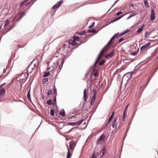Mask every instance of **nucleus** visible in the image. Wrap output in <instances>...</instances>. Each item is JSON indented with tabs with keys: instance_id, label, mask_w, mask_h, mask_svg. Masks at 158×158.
Here are the masks:
<instances>
[{
	"instance_id": "obj_64",
	"label": "nucleus",
	"mask_w": 158,
	"mask_h": 158,
	"mask_svg": "<svg viewBox=\"0 0 158 158\" xmlns=\"http://www.w3.org/2000/svg\"><path fill=\"white\" fill-rule=\"evenodd\" d=\"M109 123L108 122H107V123H106V127L107 125L108 124H109Z\"/></svg>"
},
{
	"instance_id": "obj_6",
	"label": "nucleus",
	"mask_w": 158,
	"mask_h": 158,
	"mask_svg": "<svg viewBox=\"0 0 158 158\" xmlns=\"http://www.w3.org/2000/svg\"><path fill=\"white\" fill-rule=\"evenodd\" d=\"M63 2V1L62 0L59 1L57 4H56L53 6L52 9H54L59 8Z\"/></svg>"
},
{
	"instance_id": "obj_56",
	"label": "nucleus",
	"mask_w": 158,
	"mask_h": 158,
	"mask_svg": "<svg viewBox=\"0 0 158 158\" xmlns=\"http://www.w3.org/2000/svg\"><path fill=\"white\" fill-rule=\"evenodd\" d=\"M90 158H95L94 154H93L92 156H91V157Z\"/></svg>"
},
{
	"instance_id": "obj_12",
	"label": "nucleus",
	"mask_w": 158,
	"mask_h": 158,
	"mask_svg": "<svg viewBox=\"0 0 158 158\" xmlns=\"http://www.w3.org/2000/svg\"><path fill=\"white\" fill-rule=\"evenodd\" d=\"M84 94L83 97L84 98V101L86 102L87 100V93L86 92V89H85L84 90Z\"/></svg>"
},
{
	"instance_id": "obj_7",
	"label": "nucleus",
	"mask_w": 158,
	"mask_h": 158,
	"mask_svg": "<svg viewBox=\"0 0 158 158\" xmlns=\"http://www.w3.org/2000/svg\"><path fill=\"white\" fill-rule=\"evenodd\" d=\"M150 44L149 43H147L146 44L144 45L143 46H142L140 48V51H144L147 49L150 46Z\"/></svg>"
},
{
	"instance_id": "obj_45",
	"label": "nucleus",
	"mask_w": 158,
	"mask_h": 158,
	"mask_svg": "<svg viewBox=\"0 0 158 158\" xmlns=\"http://www.w3.org/2000/svg\"><path fill=\"white\" fill-rule=\"evenodd\" d=\"M85 33V31H83L81 32H80V35H84V34Z\"/></svg>"
},
{
	"instance_id": "obj_34",
	"label": "nucleus",
	"mask_w": 158,
	"mask_h": 158,
	"mask_svg": "<svg viewBox=\"0 0 158 158\" xmlns=\"http://www.w3.org/2000/svg\"><path fill=\"white\" fill-rule=\"evenodd\" d=\"M106 61L105 60H103L99 63V65L102 66L104 64V63Z\"/></svg>"
},
{
	"instance_id": "obj_33",
	"label": "nucleus",
	"mask_w": 158,
	"mask_h": 158,
	"mask_svg": "<svg viewBox=\"0 0 158 158\" xmlns=\"http://www.w3.org/2000/svg\"><path fill=\"white\" fill-rule=\"evenodd\" d=\"M138 50H139V49H138L137 51H135L134 52H131V55H134V56L136 55L138 52Z\"/></svg>"
},
{
	"instance_id": "obj_51",
	"label": "nucleus",
	"mask_w": 158,
	"mask_h": 158,
	"mask_svg": "<svg viewBox=\"0 0 158 158\" xmlns=\"http://www.w3.org/2000/svg\"><path fill=\"white\" fill-rule=\"evenodd\" d=\"M24 46H25V45L22 46H21L19 45L18 46V48H23V47H24Z\"/></svg>"
},
{
	"instance_id": "obj_18",
	"label": "nucleus",
	"mask_w": 158,
	"mask_h": 158,
	"mask_svg": "<svg viewBox=\"0 0 158 158\" xmlns=\"http://www.w3.org/2000/svg\"><path fill=\"white\" fill-rule=\"evenodd\" d=\"M68 42L69 44L73 46H75L76 45V43L75 40H69Z\"/></svg>"
},
{
	"instance_id": "obj_10",
	"label": "nucleus",
	"mask_w": 158,
	"mask_h": 158,
	"mask_svg": "<svg viewBox=\"0 0 158 158\" xmlns=\"http://www.w3.org/2000/svg\"><path fill=\"white\" fill-rule=\"evenodd\" d=\"M93 95L92 98L91 100L93 101H95L97 94V92L96 89H93Z\"/></svg>"
},
{
	"instance_id": "obj_4",
	"label": "nucleus",
	"mask_w": 158,
	"mask_h": 158,
	"mask_svg": "<svg viewBox=\"0 0 158 158\" xmlns=\"http://www.w3.org/2000/svg\"><path fill=\"white\" fill-rule=\"evenodd\" d=\"M118 117L116 116L114 119V120L112 123V127L113 128L116 129L117 127V123L118 121Z\"/></svg>"
},
{
	"instance_id": "obj_21",
	"label": "nucleus",
	"mask_w": 158,
	"mask_h": 158,
	"mask_svg": "<svg viewBox=\"0 0 158 158\" xmlns=\"http://www.w3.org/2000/svg\"><path fill=\"white\" fill-rule=\"evenodd\" d=\"M53 93L55 94V96L57 95V89L55 85H54L53 86Z\"/></svg>"
},
{
	"instance_id": "obj_25",
	"label": "nucleus",
	"mask_w": 158,
	"mask_h": 158,
	"mask_svg": "<svg viewBox=\"0 0 158 158\" xmlns=\"http://www.w3.org/2000/svg\"><path fill=\"white\" fill-rule=\"evenodd\" d=\"M30 89L29 90V91L28 94H27V98H28V99L29 100H31V97H30Z\"/></svg>"
},
{
	"instance_id": "obj_39",
	"label": "nucleus",
	"mask_w": 158,
	"mask_h": 158,
	"mask_svg": "<svg viewBox=\"0 0 158 158\" xmlns=\"http://www.w3.org/2000/svg\"><path fill=\"white\" fill-rule=\"evenodd\" d=\"M94 24H95V23L94 22H93L92 24L90 26H89V28H91L92 27H93V26H94Z\"/></svg>"
},
{
	"instance_id": "obj_49",
	"label": "nucleus",
	"mask_w": 158,
	"mask_h": 158,
	"mask_svg": "<svg viewBox=\"0 0 158 158\" xmlns=\"http://www.w3.org/2000/svg\"><path fill=\"white\" fill-rule=\"evenodd\" d=\"M113 115H111L110 117V118H109V120H111L112 119V118H113Z\"/></svg>"
},
{
	"instance_id": "obj_47",
	"label": "nucleus",
	"mask_w": 158,
	"mask_h": 158,
	"mask_svg": "<svg viewBox=\"0 0 158 158\" xmlns=\"http://www.w3.org/2000/svg\"><path fill=\"white\" fill-rule=\"evenodd\" d=\"M94 102H95V101H93V100H91V102H90V104L91 105H93L94 104Z\"/></svg>"
},
{
	"instance_id": "obj_60",
	"label": "nucleus",
	"mask_w": 158,
	"mask_h": 158,
	"mask_svg": "<svg viewBox=\"0 0 158 158\" xmlns=\"http://www.w3.org/2000/svg\"><path fill=\"white\" fill-rule=\"evenodd\" d=\"M7 26V25H6V24H4V28H5Z\"/></svg>"
},
{
	"instance_id": "obj_58",
	"label": "nucleus",
	"mask_w": 158,
	"mask_h": 158,
	"mask_svg": "<svg viewBox=\"0 0 158 158\" xmlns=\"http://www.w3.org/2000/svg\"><path fill=\"white\" fill-rule=\"evenodd\" d=\"M124 111L125 112H127V109H125L124 110Z\"/></svg>"
},
{
	"instance_id": "obj_23",
	"label": "nucleus",
	"mask_w": 158,
	"mask_h": 158,
	"mask_svg": "<svg viewBox=\"0 0 158 158\" xmlns=\"http://www.w3.org/2000/svg\"><path fill=\"white\" fill-rule=\"evenodd\" d=\"M72 156L71 154L70 153L69 149V148H68V152L67 153V156L66 157V158H70Z\"/></svg>"
},
{
	"instance_id": "obj_46",
	"label": "nucleus",
	"mask_w": 158,
	"mask_h": 158,
	"mask_svg": "<svg viewBox=\"0 0 158 158\" xmlns=\"http://www.w3.org/2000/svg\"><path fill=\"white\" fill-rule=\"evenodd\" d=\"M94 102H95V101H93V100H91V102H90V104L91 105H93L94 104Z\"/></svg>"
},
{
	"instance_id": "obj_42",
	"label": "nucleus",
	"mask_w": 158,
	"mask_h": 158,
	"mask_svg": "<svg viewBox=\"0 0 158 158\" xmlns=\"http://www.w3.org/2000/svg\"><path fill=\"white\" fill-rule=\"evenodd\" d=\"M130 30H129V29H126L125 31H124V33H125V34L127 33L128 32H129L130 31Z\"/></svg>"
},
{
	"instance_id": "obj_53",
	"label": "nucleus",
	"mask_w": 158,
	"mask_h": 158,
	"mask_svg": "<svg viewBox=\"0 0 158 158\" xmlns=\"http://www.w3.org/2000/svg\"><path fill=\"white\" fill-rule=\"evenodd\" d=\"M129 105V104H128L125 107V109H127V108L128 107Z\"/></svg>"
},
{
	"instance_id": "obj_20",
	"label": "nucleus",
	"mask_w": 158,
	"mask_h": 158,
	"mask_svg": "<svg viewBox=\"0 0 158 158\" xmlns=\"http://www.w3.org/2000/svg\"><path fill=\"white\" fill-rule=\"evenodd\" d=\"M118 33L117 34H114L113 36L111 38V39L109 41V43H110L113 40H114L115 39V38L118 35Z\"/></svg>"
},
{
	"instance_id": "obj_54",
	"label": "nucleus",
	"mask_w": 158,
	"mask_h": 158,
	"mask_svg": "<svg viewBox=\"0 0 158 158\" xmlns=\"http://www.w3.org/2000/svg\"><path fill=\"white\" fill-rule=\"evenodd\" d=\"M124 16V15H121V16H120V17H119L118 18H119V19H121L122 18L123 16Z\"/></svg>"
},
{
	"instance_id": "obj_55",
	"label": "nucleus",
	"mask_w": 158,
	"mask_h": 158,
	"mask_svg": "<svg viewBox=\"0 0 158 158\" xmlns=\"http://www.w3.org/2000/svg\"><path fill=\"white\" fill-rule=\"evenodd\" d=\"M126 118V116L125 115H123V120H124V121H125V118Z\"/></svg>"
},
{
	"instance_id": "obj_59",
	"label": "nucleus",
	"mask_w": 158,
	"mask_h": 158,
	"mask_svg": "<svg viewBox=\"0 0 158 158\" xmlns=\"http://www.w3.org/2000/svg\"><path fill=\"white\" fill-rule=\"evenodd\" d=\"M127 113V112L123 111V115H125V114Z\"/></svg>"
},
{
	"instance_id": "obj_48",
	"label": "nucleus",
	"mask_w": 158,
	"mask_h": 158,
	"mask_svg": "<svg viewBox=\"0 0 158 158\" xmlns=\"http://www.w3.org/2000/svg\"><path fill=\"white\" fill-rule=\"evenodd\" d=\"M94 102H95V101H93V100H91V102H90V104L91 105H93L94 104Z\"/></svg>"
},
{
	"instance_id": "obj_32",
	"label": "nucleus",
	"mask_w": 158,
	"mask_h": 158,
	"mask_svg": "<svg viewBox=\"0 0 158 158\" xmlns=\"http://www.w3.org/2000/svg\"><path fill=\"white\" fill-rule=\"evenodd\" d=\"M88 31L89 33H94L96 31L95 29L89 30H88Z\"/></svg>"
},
{
	"instance_id": "obj_26",
	"label": "nucleus",
	"mask_w": 158,
	"mask_h": 158,
	"mask_svg": "<svg viewBox=\"0 0 158 158\" xmlns=\"http://www.w3.org/2000/svg\"><path fill=\"white\" fill-rule=\"evenodd\" d=\"M68 124L70 125L76 126L77 125L76 122H69L68 123Z\"/></svg>"
},
{
	"instance_id": "obj_13",
	"label": "nucleus",
	"mask_w": 158,
	"mask_h": 158,
	"mask_svg": "<svg viewBox=\"0 0 158 158\" xmlns=\"http://www.w3.org/2000/svg\"><path fill=\"white\" fill-rule=\"evenodd\" d=\"M5 92V89H3L0 91V99L2 98L4 96Z\"/></svg>"
},
{
	"instance_id": "obj_3",
	"label": "nucleus",
	"mask_w": 158,
	"mask_h": 158,
	"mask_svg": "<svg viewBox=\"0 0 158 158\" xmlns=\"http://www.w3.org/2000/svg\"><path fill=\"white\" fill-rule=\"evenodd\" d=\"M25 15V14L24 12L18 13L14 17L13 20L16 21H18L23 16Z\"/></svg>"
},
{
	"instance_id": "obj_17",
	"label": "nucleus",
	"mask_w": 158,
	"mask_h": 158,
	"mask_svg": "<svg viewBox=\"0 0 158 158\" xmlns=\"http://www.w3.org/2000/svg\"><path fill=\"white\" fill-rule=\"evenodd\" d=\"M144 25H143V26L139 28L137 31V32L139 34L142 31L144 27Z\"/></svg>"
},
{
	"instance_id": "obj_8",
	"label": "nucleus",
	"mask_w": 158,
	"mask_h": 158,
	"mask_svg": "<svg viewBox=\"0 0 158 158\" xmlns=\"http://www.w3.org/2000/svg\"><path fill=\"white\" fill-rule=\"evenodd\" d=\"M150 18L151 20L152 21H153L155 19L154 11L153 9H152L151 10V14L150 15Z\"/></svg>"
},
{
	"instance_id": "obj_31",
	"label": "nucleus",
	"mask_w": 158,
	"mask_h": 158,
	"mask_svg": "<svg viewBox=\"0 0 158 158\" xmlns=\"http://www.w3.org/2000/svg\"><path fill=\"white\" fill-rule=\"evenodd\" d=\"M50 114L51 115L53 116L54 115V111L52 109L50 110Z\"/></svg>"
},
{
	"instance_id": "obj_30",
	"label": "nucleus",
	"mask_w": 158,
	"mask_h": 158,
	"mask_svg": "<svg viewBox=\"0 0 158 158\" xmlns=\"http://www.w3.org/2000/svg\"><path fill=\"white\" fill-rule=\"evenodd\" d=\"M5 83H4L1 85H0V91H1V90L3 89H5L4 88H2V87L4 85H5Z\"/></svg>"
},
{
	"instance_id": "obj_44",
	"label": "nucleus",
	"mask_w": 158,
	"mask_h": 158,
	"mask_svg": "<svg viewBox=\"0 0 158 158\" xmlns=\"http://www.w3.org/2000/svg\"><path fill=\"white\" fill-rule=\"evenodd\" d=\"M53 101L55 102L56 103V96L55 95L53 98Z\"/></svg>"
},
{
	"instance_id": "obj_16",
	"label": "nucleus",
	"mask_w": 158,
	"mask_h": 158,
	"mask_svg": "<svg viewBox=\"0 0 158 158\" xmlns=\"http://www.w3.org/2000/svg\"><path fill=\"white\" fill-rule=\"evenodd\" d=\"M60 114L62 116H65V113L64 109H62L60 110Z\"/></svg>"
},
{
	"instance_id": "obj_63",
	"label": "nucleus",
	"mask_w": 158,
	"mask_h": 158,
	"mask_svg": "<svg viewBox=\"0 0 158 158\" xmlns=\"http://www.w3.org/2000/svg\"><path fill=\"white\" fill-rule=\"evenodd\" d=\"M114 21V22H116V21H117V20H116V19H115L114 20H113Z\"/></svg>"
},
{
	"instance_id": "obj_11",
	"label": "nucleus",
	"mask_w": 158,
	"mask_h": 158,
	"mask_svg": "<svg viewBox=\"0 0 158 158\" xmlns=\"http://www.w3.org/2000/svg\"><path fill=\"white\" fill-rule=\"evenodd\" d=\"M74 147V142L73 140H71L69 142V147L70 149L72 150Z\"/></svg>"
},
{
	"instance_id": "obj_27",
	"label": "nucleus",
	"mask_w": 158,
	"mask_h": 158,
	"mask_svg": "<svg viewBox=\"0 0 158 158\" xmlns=\"http://www.w3.org/2000/svg\"><path fill=\"white\" fill-rule=\"evenodd\" d=\"M47 104L49 105H51L52 104V102L51 99H49L47 100Z\"/></svg>"
},
{
	"instance_id": "obj_62",
	"label": "nucleus",
	"mask_w": 158,
	"mask_h": 158,
	"mask_svg": "<svg viewBox=\"0 0 158 158\" xmlns=\"http://www.w3.org/2000/svg\"><path fill=\"white\" fill-rule=\"evenodd\" d=\"M148 32H146V35H145V37L147 36V34H148Z\"/></svg>"
},
{
	"instance_id": "obj_24",
	"label": "nucleus",
	"mask_w": 158,
	"mask_h": 158,
	"mask_svg": "<svg viewBox=\"0 0 158 158\" xmlns=\"http://www.w3.org/2000/svg\"><path fill=\"white\" fill-rule=\"evenodd\" d=\"M84 121V119H82L81 120H79L77 122H76L77 125H80Z\"/></svg>"
},
{
	"instance_id": "obj_43",
	"label": "nucleus",
	"mask_w": 158,
	"mask_h": 158,
	"mask_svg": "<svg viewBox=\"0 0 158 158\" xmlns=\"http://www.w3.org/2000/svg\"><path fill=\"white\" fill-rule=\"evenodd\" d=\"M123 40V39L122 38H121L119 40H118V43H119L120 42H122Z\"/></svg>"
},
{
	"instance_id": "obj_22",
	"label": "nucleus",
	"mask_w": 158,
	"mask_h": 158,
	"mask_svg": "<svg viewBox=\"0 0 158 158\" xmlns=\"http://www.w3.org/2000/svg\"><path fill=\"white\" fill-rule=\"evenodd\" d=\"M48 81V78H44L43 79V81H42V84H45L46 82H47Z\"/></svg>"
},
{
	"instance_id": "obj_61",
	"label": "nucleus",
	"mask_w": 158,
	"mask_h": 158,
	"mask_svg": "<svg viewBox=\"0 0 158 158\" xmlns=\"http://www.w3.org/2000/svg\"><path fill=\"white\" fill-rule=\"evenodd\" d=\"M114 21L113 20H112V21H111L110 22V23H114Z\"/></svg>"
},
{
	"instance_id": "obj_50",
	"label": "nucleus",
	"mask_w": 158,
	"mask_h": 158,
	"mask_svg": "<svg viewBox=\"0 0 158 158\" xmlns=\"http://www.w3.org/2000/svg\"><path fill=\"white\" fill-rule=\"evenodd\" d=\"M97 75H98V73H97L96 72V73H95L94 74V76L95 77H97Z\"/></svg>"
},
{
	"instance_id": "obj_40",
	"label": "nucleus",
	"mask_w": 158,
	"mask_h": 158,
	"mask_svg": "<svg viewBox=\"0 0 158 158\" xmlns=\"http://www.w3.org/2000/svg\"><path fill=\"white\" fill-rule=\"evenodd\" d=\"M125 34V33H124V32H122V33H121L119 34V35L118 36V37L122 36Z\"/></svg>"
},
{
	"instance_id": "obj_41",
	"label": "nucleus",
	"mask_w": 158,
	"mask_h": 158,
	"mask_svg": "<svg viewBox=\"0 0 158 158\" xmlns=\"http://www.w3.org/2000/svg\"><path fill=\"white\" fill-rule=\"evenodd\" d=\"M122 12L121 11H120L119 12H118L116 14V15L117 16H118L119 15H120V14H121L122 13Z\"/></svg>"
},
{
	"instance_id": "obj_19",
	"label": "nucleus",
	"mask_w": 158,
	"mask_h": 158,
	"mask_svg": "<svg viewBox=\"0 0 158 158\" xmlns=\"http://www.w3.org/2000/svg\"><path fill=\"white\" fill-rule=\"evenodd\" d=\"M144 2L145 7L148 8L149 7V5L148 2V0H144Z\"/></svg>"
},
{
	"instance_id": "obj_15",
	"label": "nucleus",
	"mask_w": 158,
	"mask_h": 158,
	"mask_svg": "<svg viewBox=\"0 0 158 158\" xmlns=\"http://www.w3.org/2000/svg\"><path fill=\"white\" fill-rule=\"evenodd\" d=\"M64 62V60H63L61 62V65H60L59 66L58 69L57 70L58 73H59L61 70V69L62 67L63 64Z\"/></svg>"
},
{
	"instance_id": "obj_2",
	"label": "nucleus",
	"mask_w": 158,
	"mask_h": 158,
	"mask_svg": "<svg viewBox=\"0 0 158 158\" xmlns=\"http://www.w3.org/2000/svg\"><path fill=\"white\" fill-rule=\"evenodd\" d=\"M110 43H109V42H108V44L106 45L102 49V50L101 51L100 54H99L97 59L96 60V61L94 63V65L95 66L97 62H98V60L100 58L101 55L102 53H103V52L107 50L109 48V44Z\"/></svg>"
},
{
	"instance_id": "obj_5",
	"label": "nucleus",
	"mask_w": 158,
	"mask_h": 158,
	"mask_svg": "<svg viewBox=\"0 0 158 158\" xmlns=\"http://www.w3.org/2000/svg\"><path fill=\"white\" fill-rule=\"evenodd\" d=\"M105 137L106 136L103 134H102L98 139L97 144H101L102 141L104 139Z\"/></svg>"
},
{
	"instance_id": "obj_57",
	"label": "nucleus",
	"mask_w": 158,
	"mask_h": 158,
	"mask_svg": "<svg viewBox=\"0 0 158 158\" xmlns=\"http://www.w3.org/2000/svg\"><path fill=\"white\" fill-rule=\"evenodd\" d=\"M131 18V17L130 16H129L127 18V19H130V18Z\"/></svg>"
},
{
	"instance_id": "obj_9",
	"label": "nucleus",
	"mask_w": 158,
	"mask_h": 158,
	"mask_svg": "<svg viewBox=\"0 0 158 158\" xmlns=\"http://www.w3.org/2000/svg\"><path fill=\"white\" fill-rule=\"evenodd\" d=\"M114 50L112 51L110 53L106 54V57L107 59H109L111 57H112L114 56Z\"/></svg>"
},
{
	"instance_id": "obj_28",
	"label": "nucleus",
	"mask_w": 158,
	"mask_h": 158,
	"mask_svg": "<svg viewBox=\"0 0 158 158\" xmlns=\"http://www.w3.org/2000/svg\"><path fill=\"white\" fill-rule=\"evenodd\" d=\"M28 1V0H25V1H23V2H21L20 5V6L21 7V6L23 5L25 3V2H27Z\"/></svg>"
},
{
	"instance_id": "obj_14",
	"label": "nucleus",
	"mask_w": 158,
	"mask_h": 158,
	"mask_svg": "<svg viewBox=\"0 0 158 158\" xmlns=\"http://www.w3.org/2000/svg\"><path fill=\"white\" fill-rule=\"evenodd\" d=\"M133 74V72H129L125 74L124 75V76H126L127 77L129 78L131 77Z\"/></svg>"
},
{
	"instance_id": "obj_36",
	"label": "nucleus",
	"mask_w": 158,
	"mask_h": 158,
	"mask_svg": "<svg viewBox=\"0 0 158 158\" xmlns=\"http://www.w3.org/2000/svg\"><path fill=\"white\" fill-rule=\"evenodd\" d=\"M137 14L136 13H133L131 14L130 15H129L131 18L135 16Z\"/></svg>"
},
{
	"instance_id": "obj_29",
	"label": "nucleus",
	"mask_w": 158,
	"mask_h": 158,
	"mask_svg": "<svg viewBox=\"0 0 158 158\" xmlns=\"http://www.w3.org/2000/svg\"><path fill=\"white\" fill-rule=\"evenodd\" d=\"M50 74V73L49 72H45L44 74V77H48L49 74Z\"/></svg>"
},
{
	"instance_id": "obj_52",
	"label": "nucleus",
	"mask_w": 158,
	"mask_h": 158,
	"mask_svg": "<svg viewBox=\"0 0 158 158\" xmlns=\"http://www.w3.org/2000/svg\"><path fill=\"white\" fill-rule=\"evenodd\" d=\"M103 151V152L102 153V154H104V152L106 151V150L105 149H102L101 152H102V151Z\"/></svg>"
},
{
	"instance_id": "obj_37",
	"label": "nucleus",
	"mask_w": 158,
	"mask_h": 158,
	"mask_svg": "<svg viewBox=\"0 0 158 158\" xmlns=\"http://www.w3.org/2000/svg\"><path fill=\"white\" fill-rule=\"evenodd\" d=\"M10 23V21L9 19L6 20L5 23V24L7 26Z\"/></svg>"
},
{
	"instance_id": "obj_38",
	"label": "nucleus",
	"mask_w": 158,
	"mask_h": 158,
	"mask_svg": "<svg viewBox=\"0 0 158 158\" xmlns=\"http://www.w3.org/2000/svg\"><path fill=\"white\" fill-rule=\"evenodd\" d=\"M52 92V90H50L48 91L47 92V94L48 95H50Z\"/></svg>"
},
{
	"instance_id": "obj_35",
	"label": "nucleus",
	"mask_w": 158,
	"mask_h": 158,
	"mask_svg": "<svg viewBox=\"0 0 158 158\" xmlns=\"http://www.w3.org/2000/svg\"><path fill=\"white\" fill-rule=\"evenodd\" d=\"M73 38L74 39L73 40H75H75L78 41L79 40V37L76 36H74Z\"/></svg>"
},
{
	"instance_id": "obj_1",
	"label": "nucleus",
	"mask_w": 158,
	"mask_h": 158,
	"mask_svg": "<svg viewBox=\"0 0 158 158\" xmlns=\"http://www.w3.org/2000/svg\"><path fill=\"white\" fill-rule=\"evenodd\" d=\"M28 77V73L26 75L25 74L23 73L17 78V80L19 81L24 83L26 81Z\"/></svg>"
}]
</instances>
